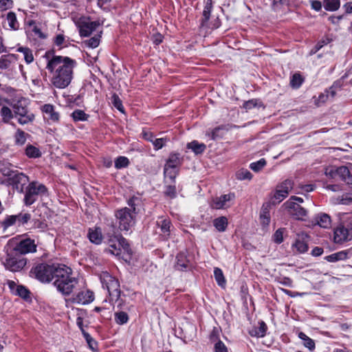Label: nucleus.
<instances>
[{
    "label": "nucleus",
    "mask_w": 352,
    "mask_h": 352,
    "mask_svg": "<svg viewBox=\"0 0 352 352\" xmlns=\"http://www.w3.org/2000/svg\"><path fill=\"white\" fill-rule=\"evenodd\" d=\"M44 57L47 60L46 69L50 72L55 70L52 82L58 89H64L71 82L76 61L67 56H55L47 52Z\"/></svg>",
    "instance_id": "nucleus-1"
},
{
    "label": "nucleus",
    "mask_w": 352,
    "mask_h": 352,
    "mask_svg": "<svg viewBox=\"0 0 352 352\" xmlns=\"http://www.w3.org/2000/svg\"><path fill=\"white\" fill-rule=\"evenodd\" d=\"M53 284L63 295L69 296L77 289L78 279L73 276V271L69 267L61 264L55 274Z\"/></svg>",
    "instance_id": "nucleus-2"
},
{
    "label": "nucleus",
    "mask_w": 352,
    "mask_h": 352,
    "mask_svg": "<svg viewBox=\"0 0 352 352\" xmlns=\"http://www.w3.org/2000/svg\"><path fill=\"white\" fill-rule=\"evenodd\" d=\"M60 263H38L32 267L30 272L31 277L35 278L43 283H49L55 279V274L60 267Z\"/></svg>",
    "instance_id": "nucleus-3"
},
{
    "label": "nucleus",
    "mask_w": 352,
    "mask_h": 352,
    "mask_svg": "<svg viewBox=\"0 0 352 352\" xmlns=\"http://www.w3.org/2000/svg\"><path fill=\"white\" fill-rule=\"evenodd\" d=\"M43 196H48L47 187L38 182H32L25 188L23 199L24 204L30 206L37 200L38 197Z\"/></svg>",
    "instance_id": "nucleus-4"
},
{
    "label": "nucleus",
    "mask_w": 352,
    "mask_h": 352,
    "mask_svg": "<svg viewBox=\"0 0 352 352\" xmlns=\"http://www.w3.org/2000/svg\"><path fill=\"white\" fill-rule=\"evenodd\" d=\"M115 216L118 221L119 228L121 231L129 232L135 223V214L131 212V210L124 207L117 210L115 212Z\"/></svg>",
    "instance_id": "nucleus-5"
},
{
    "label": "nucleus",
    "mask_w": 352,
    "mask_h": 352,
    "mask_svg": "<svg viewBox=\"0 0 352 352\" xmlns=\"http://www.w3.org/2000/svg\"><path fill=\"white\" fill-rule=\"evenodd\" d=\"M5 267L11 272H20L27 264V258L12 249L8 252L5 261Z\"/></svg>",
    "instance_id": "nucleus-6"
},
{
    "label": "nucleus",
    "mask_w": 352,
    "mask_h": 352,
    "mask_svg": "<svg viewBox=\"0 0 352 352\" xmlns=\"http://www.w3.org/2000/svg\"><path fill=\"white\" fill-rule=\"evenodd\" d=\"M107 252L115 256H120L122 251L129 252L130 247L128 241L120 234L109 235Z\"/></svg>",
    "instance_id": "nucleus-7"
},
{
    "label": "nucleus",
    "mask_w": 352,
    "mask_h": 352,
    "mask_svg": "<svg viewBox=\"0 0 352 352\" xmlns=\"http://www.w3.org/2000/svg\"><path fill=\"white\" fill-rule=\"evenodd\" d=\"M101 283L104 288L108 291L111 301H117L120 297L121 291L118 279L104 272L100 276Z\"/></svg>",
    "instance_id": "nucleus-8"
},
{
    "label": "nucleus",
    "mask_w": 352,
    "mask_h": 352,
    "mask_svg": "<svg viewBox=\"0 0 352 352\" xmlns=\"http://www.w3.org/2000/svg\"><path fill=\"white\" fill-rule=\"evenodd\" d=\"M14 116L17 118L18 122L20 124H27L32 122L34 119V115L31 113L24 101L19 100L12 106Z\"/></svg>",
    "instance_id": "nucleus-9"
},
{
    "label": "nucleus",
    "mask_w": 352,
    "mask_h": 352,
    "mask_svg": "<svg viewBox=\"0 0 352 352\" xmlns=\"http://www.w3.org/2000/svg\"><path fill=\"white\" fill-rule=\"evenodd\" d=\"M100 25L98 21H91L90 18L82 16L76 22L80 36H89Z\"/></svg>",
    "instance_id": "nucleus-10"
},
{
    "label": "nucleus",
    "mask_w": 352,
    "mask_h": 352,
    "mask_svg": "<svg viewBox=\"0 0 352 352\" xmlns=\"http://www.w3.org/2000/svg\"><path fill=\"white\" fill-rule=\"evenodd\" d=\"M235 197L234 192H230L228 194L222 195L220 197H217L212 199L210 203V207L216 210L230 208L235 199Z\"/></svg>",
    "instance_id": "nucleus-11"
},
{
    "label": "nucleus",
    "mask_w": 352,
    "mask_h": 352,
    "mask_svg": "<svg viewBox=\"0 0 352 352\" xmlns=\"http://www.w3.org/2000/svg\"><path fill=\"white\" fill-rule=\"evenodd\" d=\"M283 206L285 207L287 213L296 219L302 220L307 215V210L293 201L287 200Z\"/></svg>",
    "instance_id": "nucleus-12"
},
{
    "label": "nucleus",
    "mask_w": 352,
    "mask_h": 352,
    "mask_svg": "<svg viewBox=\"0 0 352 352\" xmlns=\"http://www.w3.org/2000/svg\"><path fill=\"white\" fill-rule=\"evenodd\" d=\"M12 249L21 255L24 256L28 253L35 252L36 251V245L34 240L25 239L19 241Z\"/></svg>",
    "instance_id": "nucleus-13"
},
{
    "label": "nucleus",
    "mask_w": 352,
    "mask_h": 352,
    "mask_svg": "<svg viewBox=\"0 0 352 352\" xmlns=\"http://www.w3.org/2000/svg\"><path fill=\"white\" fill-rule=\"evenodd\" d=\"M94 300V293L89 289L80 291L72 298L73 302L82 305L89 304Z\"/></svg>",
    "instance_id": "nucleus-14"
},
{
    "label": "nucleus",
    "mask_w": 352,
    "mask_h": 352,
    "mask_svg": "<svg viewBox=\"0 0 352 352\" xmlns=\"http://www.w3.org/2000/svg\"><path fill=\"white\" fill-rule=\"evenodd\" d=\"M12 185L19 192H23L24 186L28 183L29 178L22 173L14 174L10 177Z\"/></svg>",
    "instance_id": "nucleus-15"
},
{
    "label": "nucleus",
    "mask_w": 352,
    "mask_h": 352,
    "mask_svg": "<svg viewBox=\"0 0 352 352\" xmlns=\"http://www.w3.org/2000/svg\"><path fill=\"white\" fill-rule=\"evenodd\" d=\"M156 225L160 229L162 236L165 239L169 238L173 228L170 219L160 217L156 221Z\"/></svg>",
    "instance_id": "nucleus-16"
},
{
    "label": "nucleus",
    "mask_w": 352,
    "mask_h": 352,
    "mask_svg": "<svg viewBox=\"0 0 352 352\" xmlns=\"http://www.w3.org/2000/svg\"><path fill=\"white\" fill-rule=\"evenodd\" d=\"M333 239L337 243H342L349 240V230L342 225L338 226L334 230Z\"/></svg>",
    "instance_id": "nucleus-17"
},
{
    "label": "nucleus",
    "mask_w": 352,
    "mask_h": 352,
    "mask_svg": "<svg viewBox=\"0 0 352 352\" xmlns=\"http://www.w3.org/2000/svg\"><path fill=\"white\" fill-rule=\"evenodd\" d=\"M183 162V157L179 153H170L164 166L179 170V166Z\"/></svg>",
    "instance_id": "nucleus-18"
},
{
    "label": "nucleus",
    "mask_w": 352,
    "mask_h": 352,
    "mask_svg": "<svg viewBox=\"0 0 352 352\" xmlns=\"http://www.w3.org/2000/svg\"><path fill=\"white\" fill-rule=\"evenodd\" d=\"M271 206V203L265 202L261 207L260 212V221L263 226H268L270 223Z\"/></svg>",
    "instance_id": "nucleus-19"
},
{
    "label": "nucleus",
    "mask_w": 352,
    "mask_h": 352,
    "mask_svg": "<svg viewBox=\"0 0 352 352\" xmlns=\"http://www.w3.org/2000/svg\"><path fill=\"white\" fill-rule=\"evenodd\" d=\"M267 326L265 322L261 320L258 322V326L253 327L249 331L252 337L263 338L266 335Z\"/></svg>",
    "instance_id": "nucleus-20"
},
{
    "label": "nucleus",
    "mask_w": 352,
    "mask_h": 352,
    "mask_svg": "<svg viewBox=\"0 0 352 352\" xmlns=\"http://www.w3.org/2000/svg\"><path fill=\"white\" fill-rule=\"evenodd\" d=\"M176 263L175 267L179 271H184L189 268V261L185 253L180 252L176 256Z\"/></svg>",
    "instance_id": "nucleus-21"
},
{
    "label": "nucleus",
    "mask_w": 352,
    "mask_h": 352,
    "mask_svg": "<svg viewBox=\"0 0 352 352\" xmlns=\"http://www.w3.org/2000/svg\"><path fill=\"white\" fill-rule=\"evenodd\" d=\"M179 173V169H176L174 168H170L164 166V182L165 184H168V181L170 183L175 184V178L177 177Z\"/></svg>",
    "instance_id": "nucleus-22"
},
{
    "label": "nucleus",
    "mask_w": 352,
    "mask_h": 352,
    "mask_svg": "<svg viewBox=\"0 0 352 352\" xmlns=\"http://www.w3.org/2000/svg\"><path fill=\"white\" fill-rule=\"evenodd\" d=\"M292 248L294 251L298 254H304L308 250V244L304 239L298 237L292 244Z\"/></svg>",
    "instance_id": "nucleus-23"
},
{
    "label": "nucleus",
    "mask_w": 352,
    "mask_h": 352,
    "mask_svg": "<svg viewBox=\"0 0 352 352\" xmlns=\"http://www.w3.org/2000/svg\"><path fill=\"white\" fill-rule=\"evenodd\" d=\"M43 113L48 116V118L53 122H57L59 120V113L54 110V107L50 104H45L42 107Z\"/></svg>",
    "instance_id": "nucleus-24"
},
{
    "label": "nucleus",
    "mask_w": 352,
    "mask_h": 352,
    "mask_svg": "<svg viewBox=\"0 0 352 352\" xmlns=\"http://www.w3.org/2000/svg\"><path fill=\"white\" fill-rule=\"evenodd\" d=\"M88 238L91 243L95 244H100L102 241V235L101 230L99 228L95 229H89L88 232Z\"/></svg>",
    "instance_id": "nucleus-25"
},
{
    "label": "nucleus",
    "mask_w": 352,
    "mask_h": 352,
    "mask_svg": "<svg viewBox=\"0 0 352 352\" xmlns=\"http://www.w3.org/2000/svg\"><path fill=\"white\" fill-rule=\"evenodd\" d=\"M348 253L349 251L347 250H343L340 251L333 254H331L329 256H327L324 259L327 261L328 262H336L338 261H343L348 258Z\"/></svg>",
    "instance_id": "nucleus-26"
},
{
    "label": "nucleus",
    "mask_w": 352,
    "mask_h": 352,
    "mask_svg": "<svg viewBox=\"0 0 352 352\" xmlns=\"http://www.w3.org/2000/svg\"><path fill=\"white\" fill-rule=\"evenodd\" d=\"M25 154L29 158H38L41 157L42 153L39 148L32 145L28 144L25 148Z\"/></svg>",
    "instance_id": "nucleus-27"
},
{
    "label": "nucleus",
    "mask_w": 352,
    "mask_h": 352,
    "mask_svg": "<svg viewBox=\"0 0 352 352\" xmlns=\"http://www.w3.org/2000/svg\"><path fill=\"white\" fill-rule=\"evenodd\" d=\"M287 196L284 193L281 192L280 190L276 187L275 191L272 193L270 196L269 203L272 205H276L284 200Z\"/></svg>",
    "instance_id": "nucleus-28"
},
{
    "label": "nucleus",
    "mask_w": 352,
    "mask_h": 352,
    "mask_svg": "<svg viewBox=\"0 0 352 352\" xmlns=\"http://www.w3.org/2000/svg\"><path fill=\"white\" fill-rule=\"evenodd\" d=\"M28 136H29L28 133H25V131L20 129H18L14 135V140L15 145H24L26 142Z\"/></svg>",
    "instance_id": "nucleus-29"
},
{
    "label": "nucleus",
    "mask_w": 352,
    "mask_h": 352,
    "mask_svg": "<svg viewBox=\"0 0 352 352\" xmlns=\"http://www.w3.org/2000/svg\"><path fill=\"white\" fill-rule=\"evenodd\" d=\"M187 148L192 150L196 155L203 153L206 146L204 143H199L197 140H193L187 144Z\"/></svg>",
    "instance_id": "nucleus-30"
},
{
    "label": "nucleus",
    "mask_w": 352,
    "mask_h": 352,
    "mask_svg": "<svg viewBox=\"0 0 352 352\" xmlns=\"http://www.w3.org/2000/svg\"><path fill=\"white\" fill-rule=\"evenodd\" d=\"M276 187L280 190L281 192L288 196L289 192L294 187V182L292 179H287L280 184H278Z\"/></svg>",
    "instance_id": "nucleus-31"
},
{
    "label": "nucleus",
    "mask_w": 352,
    "mask_h": 352,
    "mask_svg": "<svg viewBox=\"0 0 352 352\" xmlns=\"http://www.w3.org/2000/svg\"><path fill=\"white\" fill-rule=\"evenodd\" d=\"M315 219L321 228H327L331 226V218L327 214H320L316 217Z\"/></svg>",
    "instance_id": "nucleus-32"
},
{
    "label": "nucleus",
    "mask_w": 352,
    "mask_h": 352,
    "mask_svg": "<svg viewBox=\"0 0 352 352\" xmlns=\"http://www.w3.org/2000/svg\"><path fill=\"white\" fill-rule=\"evenodd\" d=\"M228 222L226 217L216 218L213 221V226L219 232H224L228 226Z\"/></svg>",
    "instance_id": "nucleus-33"
},
{
    "label": "nucleus",
    "mask_w": 352,
    "mask_h": 352,
    "mask_svg": "<svg viewBox=\"0 0 352 352\" xmlns=\"http://www.w3.org/2000/svg\"><path fill=\"white\" fill-rule=\"evenodd\" d=\"M214 279H215L217 285L219 287H221L222 288H224L226 287V280L225 278V276L223 275V271L221 270V269H220L219 267H214Z\"/></svg>",
    "instance_id": "nucleus-34"
},
{
    "label": "nucleus",
    "mask_w": 352,
    "mask_h": 352,
    "mask_svg": "<svg viewBox=\"0 0 352 352\" xmlns=\"http://www.w3.org/2000/svg\"><path fill=\"white\" fill-rule=\"evenodd\" d=\"M323 6L327 11L334 12L340 7V0H324Z\"/></svg>",
    "instance_id": "nucleus-35"
},
{
    "label": "nucleus",
    "mask_w": 352,
    "mask_h": 352,
    "mask_svg": "<svg viewBox=\"0 0 352 352\" xmlns=\"http://www.w3.org/2000/svg\"><path fill=\"white\" fill-rule=\"evenodd\" d=\"M6 20L8 25L11 30H16L19 28V23L16 19V16L14 12H9L7 14Z\"/></svg>",
    "instance_id": "nucleus-36"
},
{
    "label": "nucleus",
    "mask_w": 352,
    "mask_h": 352,
    "mask_svg": "<svg viewBox=\"0 0 352 352\" xmlns=\"http://www.w3.org/2000/svg\"><path fill=\"white\" fill-rule=\"evenodd\" d=\"M298 338L303 341V345L309 349L310 351L315 349L316 345L314 341L308 337L305 333L300 332L298 333Z\"/></svg>",
    "instance_id": "nucleus-37"
},
{
    "label": "nucleus",
    "mask_w": 352,
    "mask_h": 352,
    "mask_svg": "<svg viewBox=\"0 0 352 352\" xmlns=\"http://www.w3.org/2000/svg\"><path fill=\"white\" fill-rule=\"evenodd\" d=\"M223 130H228L226 125L219 126L213 129L210 132H207V135L213 140H217L223 137L221 131Z\"/></svg>",
    "instance_id": "nucleus-38"
},
{
    "label": "nucleus",
    "mask_w": 352,
    "mask_h": 352,
    "mask_svg": "<svg viewBox=\"0 0 352 352\" xmlns=\"http://www.w3.org/2000/svg\"><path fill=\"white\" fill-rule=\"evenodd\" d=\"M168 184L165 185V189L164 193L165 196L169 197L170 199H175L177 197V190L175 184L170 183L168 182Z\"/></svg>",
    "instance_id": "nucleus-39"
},
{
    "label": "nucleus",
    "mask_w": 352,
    "mask_h": 352,
    "mask_svg": "<svg viewBox=\"0 0 352 352\" xmlns=\"http://www.w3.org/2000/svg\"><path fill=\"white\" fill-rule=\"evenodd\" d=\"M236 178L238 180H251L252 178V174L248 170L245 168H241L236 172L235 173Z\"/></svg>",
    "instance_id": "nucleus-40"
},
{
    "label": "nucleus",
    "mask_w": 352,
    "mask_h": 352,
    "mask_svg": "<svg viewBox=\"0 0 352 352\" xmlns=\"http://www.w3.org/2000/svg\"><path fill=\"white\" fill-rule=\"evenodd\" d=\"M114 319L117 324L122 325L128 322L129 316L124 311H117L114 314Z\"/></svg>",
    "instance_id": "nucleus-41"
},
{
    "label": "nucleus",
    "mask_w": 352,
    "mask_h": 352,
    "mask_svg": "<svg viewBox=\"0 0 352 352\" xmlns=\"http://www.w3.org/2000/svg\"><path fill=\"white\" fill-rule=\"evenodd\" d=\"M16 217L14 215H8L1 222V227L3 230H6L8 228L17 225L16 222Z\"/></svg>",
    "instance_id": "nucleus-42"
},
{
    "label": "nucleus",
    "mask_w": 352,
    "mask_h": 352,
    "mask_svg": "<svg viewBox=\"0 0 352 352\" xmlns=\"http://www.w3.org/2000/svg\"><path fill=\"white\" fill-rule=\"evenodd\" d=\"M304 79L298 73L294 74L290 79V86L294 89H298L302 84Z\"/></svg>",
    "instance_id": "nucleus-43"
},
{
    "label": "nucleus",
    "mask_w": 352,
    "mask_h": 352,
    "mask_svg": "<svg viewBox=\"0 0 352 352\" xmlns=\"http://www.w3.org/2000/svg\"><path fill=\"white\" fill-rule=\"evenodd\" d=\"M18 51L23 53L25 61L26 63L30 64L33 62L34 56L32 51L28 47H19Z\"/></svg>",
    "instance_id": "nucleus-44"
},
{
    "label": "nucleus",
    "mask_w": 352,
    "mask_h": 352,
    "mask_svg": "<svg viewBox=\"0 0 352 352\" xmlns=\"http://www.w3.org/2000/svg\"><path fill=\"white\" fill-rule=\"evenodd\" d=\"M72 117L75 122L87 120L89 115L85 113L84 111L76 109L72 113Z\"/></svg>",
    "instance_id": "nucleus-45"
},
{
    "label": "nucleus",
    "mask_w": 352,
    "mask_h": 352,
    "mask_svg": "<svg viewBox=\"0 0 352 352\" xmlns=\"http://www.w3.org/2000/svg\"><path fill=\"white\" fill-rule=\"evenodd\" d=\"M129 160L126 157L124 156H120L117 157L114 162L115 168L117 169L126 168L129 166Z\"/></svg>",
    "instance_id": "nucleus-46"
},
{
    "label": "nucleus",
    "mask_w": 352,
    "mask_h": 352,
    "mask_svg": "<svg viewBox=\"0 0 352 352\" xmlns=\"http://www.w3.org/2000/svg\"><path fill=\"white\" fill-rule=\"evenodd\" d=\"M338 177L343 181L350 179V173L347 167L342 166L337 168Z\"/></svg>",
    "instance_id": "nucleus-47"
},
{
    "label": "nucleus",
    "mask_w": 352,
    "mask_h": 352,
    "mask_svg": "<svg viewBox=\"0 0 352 352\" xmlns=\"http://www.w3.org/2000/svg\"><path fill=\"white\" fill-rule=\"evenodd\" d=\"M16 217V222L17 226L24 225L27 223L31 219V215L29 213H19L14 215Z\"/></svg>",
    "instance_id": "nucleus-48"
},
{
    "label": "nucleus",
    "mask_w": 352,
    "mask_h": 352,
    "mask_svg": "<svg viewBox=\"0 0 352 352\" xmlns=\"http://www.w3.org/2000/svg\"><path fill=\"white\" fill-rule=\"evenodd\" d=\"M14 294L19 296L24 299H28L30 298V292L29 290L23 285L16 286V289L14 292Z\"/></svg>",
    "instance_id": "nucleus-49"
},
{
    "label": "nucleus",
    "mask_w": 352,
    "mask_h": 352,
    "mask_svg": "<svg viewBox=\"0 0 352 352\" xmlns=\"http://www.w3.org/2000/svg\"><path fill=\"white\" fill-rule=\"evenodd\" d=\"M1 116L4 122L8 123L12 118L13 113L8 107H3L1 109Z\"/></svg>",
    "instance_id": "nucleus-50"
},
{
    "label": "nucleus",
    "mask_w": 352,
    "mask_h": 352,
    "mask_svg": "<svg viewBox=\"0 0 352 352\" xmlns=\"http://www.w3.org/2000/svg\"><path fill=\"white\" fill-rule=\"evenodd\" d=\"M83 337L86 340V342L92 351L97 350L98 343L96 341L91 338V336L87 331H83Z\"/></svg>",
    "instance_id": "nucleus-51"
},
{
    "label": "nucleus",
    "mask_w": 352,
    "mask_h": 352,
    "mask_svg": "<svg viewBox=\"0 0 352 352\" xmlns=\"http://www.w3.org/2000/svg\"><path fill=\"white\" fill-rule=\"evenodd\" d=\"M212 0H208L203 11V17L204 22H206L209 20L210 16V13L212 11Z\"/></svg>",
    "instance_id": "nucleus-52"
},
{
    "label": "nucleus",
    "mask_w": 352,
    "mask_h": 352,
    "mask_svg": "<svg viewBox=\"0 0 352 352\" xmlns=\"http://www.w3.org/2000/svg\"><path fill=\"white\" fill-rule=\"evenodd\" d=\"M266 165V161L262 158L257 162H252L250 165V168L254 172L260 171Z\"/></svg>",
    "instance_id": "nucleus-53"
},
{
    "label": "nucleus",
    "mask_w": 352,
    "mask_h": 352,
    "mask_svg": "<svg viewBox=\"0 0 352 352\" xmlns=\"http://www.w3.org/2000/svg\"><path fill=\"white\" fill-rule=\"evenodd\" d=\"M111 103L120 112H124V107L119 96L114 94L111 96Z\"/></svg>",
    "instance_id": "nucleus-54"
},
{
    "label": "nucleus",
    "mask_w": 352,
    "mask_h": 352,
    "mask_svg": "<svg viewBox=\"0 0 352 352\" xmlns=\"http://www.w3.org/2000/svg\"><path fill=\"white\" fill-rule=\"evenodd\" d=\"M100 36H95L85 41V45L91 48L98 47L100 44Z\"/></svg>",
    "instance_id": "nucleus-55"
},
{
    "label": "nucleus",
    "mask_w": 352,
    "mask_h": 352,
    "mask_svg": "<svg viewBox=\"0 0 352 352\" xmlns=\"http://www.w3.org/2000/svg\"><path fill=\"white\" fill-rule=\"evenodd\" d=\"M283 232L284 228H279L274 234L273 239L276 243L280 244L283 241Z\"/></svg>",
    "instance_id": "nucleus-56"
},
{
    "label": "nucleus",
    "mask_w": 352,
    "mask_h": 352,
    "mask_svg": "<svg viewBox=\"0 0 352 352\" xmlns=\"http://www.w3.org/2000/svg\"><path fill=\"white\" fill-rule=\"evenodd\" d=\"M324 174L330 179H336L338 177L337 168L329 166L325 168Z\"/></svg>",
    "instance_id": "nucleus-57"
},
{
    "label": "nucleus",
    "mask_w": 352,
    "mask_h": 352,
    "mask_svg": "<svg viewBox=\"0 0 352 352\" xmlns=\"http://www.w3.org/2000/svg\"><path fill=\"white\" fill-rule=\"evenodd\" d=\"M214 352H228L226 344L221 340L217 341L214 346Z\"/></svg>",
    "instance_id": "nucleus-58"
},
{
    "label": "nucleus",
    "mask_w": 352,
    "mask_h": 352,
    "mask_svg": "<svg viewBox=\"0 0 352 352\" xmlns=\"http://www.w3.org/2000/svg\"><path fill=\"white\" fill-rule=\"evenodd\" d=\"M165 141L166 139L164 138L154 139L153 142H152L154 146V148L155 150L161 149L164 146Z\"/></svg>",
    "instance_id": "nucleus-59"
},
{
    "label": "nucleus",
    "mask_w": 352,
    "mask_h": 352,
    "mask_svg": "<svg viewBox=\"0 0 352 352\" xmlns=\"http://www.w3.org/2000/svg\"><path fill=\"white\" fill-rule=\"evenodd\" d=\"M138 201H139V199L138 197H133L131 199H129L127 201L128 205L131 208L130 209L131 210V212H133V214L136 213L135 212V210H136L135 206H136V202Z\"/></svg>",
    "instance_id": "nucleus-60"
},
{
    "label": "nucleus",
    "mask_w": 352,
    "mask_h": 352,
    "mask_svg": "<svg viewBox=\"0 0 352 352\" xmlns=\"http://www.w3.org/2000/svg\"><path fill=\"white\" fill-rule=\"evenodd\" d=\"M311 7L313 10L319 12L322 9V4L320 1L315 0L311 2Z\"/></svg>",
    "instance_id": "nucleus-61"
},
{
    "label": "nucleus",
    "mask_w": 352,
    "mask_h": 352,
    "mask_svg": "<svg viewBox=\"0 0 352 352\" xmlns=\"http://www.w3.org/2000/svg\"><path fill=\"white\" fill-rule=\"evenodd\" d=\"M256 105V100H248L247 102H245L243 104V107L248 110V109H252L253 107H254Z\"/></svg>",
    "instance_id": "nucleus-62"
},
{
    "label": "nucleus",
    "mask_w": 352,
    "mask_h": 352,
    "mask_svg": "<svg viewBox=\"0 0 352 352\" xmlns=\"http://www.w3.org/2000/svg\"><path fill=\"white\" fill-rule=\"evenodd\" d=\"M65 41V36L63 34H58L54 39V43L57 46H60L62 44H63Z\"/></svg>",
    "instance_id": "nucleus-63"
},
{
    "label": "nucleus",
    "mask_w": 352,
    "mask_h": 352,
    "mask_svg": "<svg viewBox=\"0 0 352 352\" xmlns=\"http://www.w3.org/2000/svg\"><path fill=\"white\" fill-rule=\"evenodd\" d=\"M163 40V36L160 34H156L153 35V41L156 45H160Z\"/></svg>",
    "instance_id": "nucleus-64"
}]
</instances>
